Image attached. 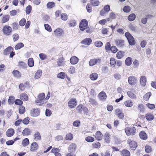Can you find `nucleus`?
<instances>
[{
  "label": "nucleus",
  "instance_id": "nucleus-1",
  "mask_svg": "<svg viewBox=\"0 0 156 156\" xmlns=\"http://www.w3.org/2000/svg\"><path fill=\"white\" fill-rule=\"evenodd\" d=\"M136 128L133 126H128L125 129V131L127 136H133L136 133Z\"/></svg>",
  "mask_w": 156,
  "mask_h": 156
},
{
  "label": "nucleus",
  "instance_id": "nucleus-2",
  "mask_svg": "<svg viewBox=\"0 0 156 156\" xmlns=\"http://www.w3.org/2000/svg\"><path fill=\"white\" fill-rule=\"evenodd\" d=\"M125 35L127 39L129 45L132 46L135 44V41L133 36L130 33L128 32H126Z\"/></svg>",
  "mask_w": 156,
  "mask_h": 156
},
{
  "label": "nucleus",
  "instance_id": "nucleus-3",
  "mask_svg": "<svg viewBox=\"0 0 156 156\" xmlns=\"http://www.w3.org/2000/svg\"><path fill=\"white\" fill-rule=\"evenodd\" d=\"M3 34L6 36L10 35L12 32V28L9 26L5 25L3 26L2 28Z\"/></svg>",
  "mask_w": 156,
  "mask_h": 156
},
{
  "label": "nucleus",
  "instance_id": "nucleus-4",
  "mask_svg": "<svg viewBox=\"0 0 156 156\" xmlns=\"http://www.w3.org/2000/svg\"><path fill=\"white\" fill-rule=\"evenodd\" d=\"M88 25V22L86 19L82 20L79 24V28L81 31H83L87 28Z\"/></svg>",
  "mask_w": 156,
  "mask_h": 156
},
{
  "label": "nucleus",
  "instance_id": "nucleus-5",
  "mask_svg": "<svg viewBox=\"0 0 156 156\" xmlns=\"http://www.w3.org/2000/svg\"><path fill=\"white\" fill-rule=\"evenodd\" d=\"M127 143L129 144L130 148L133 150H135L137 146V143L131 139H128L127 140Z\"/></svg>",
  "mask_w": 156,
  "mask_h": 156
},
{
  "label": "nucleus",
  "instance_id": "nucleus-6",
  "mask_svg": "<svg viewBox=\"0 0 156 156\" xmlns=\"http://www.w3.org/2000/svg\"><path fill=\"white\" fill-rule=\"evenodd\" d=\"M110 10V6L109 5H105L103 9L100 12V14L101 16H105Z\"/></svg>",
  "mask_w": 156,
  "mask_h": 156
},
{
  "label": "nucleus",
  "instance_id": "nucleus-7",
  "mask_svg": "<svg viewBox=\"0 0 156 156\" xmlns=\"http://www.w3.org/2000/svg\"><path fill=\"white\" fill-rule=\"evenodd\" d=\"M77 101L75 98L70 99L68 102V106L70 108H75L77 105Z\"/></svg>",
  "mask_w": 156,
  "mask_h": 156
},
{
  "label": "nucleus",
  "instance_id": "nucleus-8",
  "mask_svg": "<svg viewBox=\"0 0 156 156\" xmlns=\"http://www.w3.org/2000/svg\"><path fill=\"white\" fill-rule=\"evenodd\" d=\"M54 34L55 36L59 37L62 36L64 34V31L62 29L58 28L54 30Z\"/></svg>",
  "mask_w": 156,
  "mask_h": 156
},
{
  "label": "nucleus",
  "instance_id": "nucleus-9",
  "mask_svg": "<svg viewBox=\"0 0 156 156\" xmlns=\"http://www.w3.org/2000/svg\"><path fill=\"white\" fill-rule=\"evenodd\" d=\"M115 115L119 119H122L124 118L125 115L121 110L119 108L116 109L115 110Z\"/></svg>",
  "mask_w": 156,
  "mask_h": 156
},
{
  "label": "nucleus",
  "instance_id": "nucleus-10",
  "mask_svg": "<svg viewBox=\"0 0 156 156\" xmlns=\"http://www.w3.org/2000/svg\"><path fill=\"white\" fill-rule=\"evenodd\" d=\"M115 42L118 48H123L125 46V41L124 40L117 39L115 40Z\"/></svg>",
  "mask_w": 156,
  "mask_h": 156
},
{
  "label": "nucleus",
  "instance_id": "nucleus-11",
  "mask_svg": "<svg viewBox=\"0 0 156 156\" xmlns=\"http://www.w3.org/2000/svg\"><path fill=\"white\" fill-rule=\"evenodd\" d=\"M128 81L130 85H134L136 83L137 79L135 76H132L128 77Z\"/></svg>",
  "mask_w": 156,
  "mask_h": 156
},
{
  "label": "nucleus",
  "instance_id": "nucleus-12",
  "mask_svg": "<svg viewBox=\"0 0 156 156\" xmlns=\"http://www.w3.org/2000/svg\"><path fill=\"white\" fill-rule=\"evenodd\" d=\"M103 137V135L100 131H97L94 135V138L95 139L98 141L102 140Z\"/></svg>",
  "mask_w": 156,
  "mask_h": 156
},
{
  "label": "nucleus",
  "instance_id": "nucleus-13",
  "mask_svg": "<svg viewBox=\"0 0 156 156\" xmlns=\"http://www.w3.org/2000/svg\"><path fill=\"white\" fill-rule=\"evenodd\" d=\"M39 148L38 144L36 142H34L30 145V150L32 151H34L37 150Z\"/></svg>",
  "mask_w": 156,
  "mask_h": 156
},
{
  "label": "nucleus",
  "instance_id": "nucleus-14",
  "mask_svg": "<svg viewBox=\"0 0 156 156\" xmlns=\"http://www.w3.org/2000/svg\"><path fill=\"white\" fill-rule=\"evenodd\" d=\"M101 59L100 58H92L90 60L89 62V65L90 66H93L98 63V62H101Z\"/></svg>",
  "mask_w": 156,
  "mask_h": 156
},
{
  "label": "nucleus",
  "instance_id": "nucleus-15",
  "mask_svg": "<svg viewBox=\"0 0 156 156\" xmlns=\"http://www.w3.org/2000/svg\"><path fill=\"white\" fill-rule=\"evenodd\" d=\"M104 140L106 143H109L111 141L110 134L109 133H105L104 136Z\"/></svg>",
  "mask_w": 156,
  "mask_h": 156
},
{
  "label": "nucleus",
  "instance_id": "nucleus-16",
  "mask_svg": "<svg viewBox=\"0 0 156 156\" xmlns=\"http://www.w3.org/2000/svg\"><path fill=\"white\" fill-rule=\"evenodd\" d=\"M139 135L140 138L142 140H146L148 138L147 135L144 131H141Z\"/></svg>",
  "mask_w": 156,
  "mask_h": 156
},
{
  "label": "nucleus",
  "instance_id": "nucleus-17",
  "mask_svg": "<svg viewBox=\"0 0 156 156\" xmlns=\"http://www.w3.org/2000/svg\"><path fill=\"white\" fill-rule=\"evenodd\" d=\"M92 42V40L90 38H86L81 41V44L85 45L88 46L90 45Z\"/></svg>",
  "mask_w": 156,
  "mask_h": 156
},
{
  "label": "nucleus",
  "instance_id": "nucleus-18",
  "mask_svg": "<svg viewBox=\"0 0 156 156\" xmlns=\"http://www.w3.org/2000/svg\"><path fill=\"white\" fill-rule=\"evenodd\" d=\"M76 146L75 144H71L69 147L68 151L69 153H73L74 152L76 149Z\"/></svg>",
  "mask_w": 156,
  "mask_h": 156
},
{
  "label": "nucleus",
  "instance_id": "nucleus-19",
  "mask_svg": "<svg viewBox=\"0 0 156 156\" xmlns=\"http://www.w3.org/2000/svg\"><path fill=\"white\" fill-rule=\"evenodd\" d=\"M98 97L100 100L105 101L107 98V96L106 93L102 91L98 94Z\"/></svg>",
  "mask_w": 156,
  "mask_h": 156
},
{
  "label": "nucleus",
  "instance_id": "nucleus-20",
  "mask_svg": "<svg viewBox=\"0 0 156 156\" xmlns=\"http://www.w3.org/2000/svg\"><path fill=\"white\" fill-rule=\"evenodd\" d=\"M146 119L148 121H151L154 119L153 115L151 113H147L145 115Z\"/></svg>",
  "mask_w": 156,
  "mask_h": 156
},
{
  "label": "nucleus",
  "instance_id": "nucleus-21",
  "mask_svg": "<svg viewBox=\"0 0 156 156\" xmlns=\"http://www.w3.org/2000/svg\"><path fill=\"white\" fill-rule=\"evenodd\" d=\"M12 74L15 78H19L21 77V73L18 70H14L12 72Z\"/></svg>",
  "mask_w": 156,
  "mask_h": 156
},
{
  "label": "nucleus",
  "instance_id": "nucleus-22",
  "mask_svg": "<svg viewBox=\"0 0 156 156\" xmlns=\"http://www.w3.org/2000/svg\"><path fill=\"white\" fill-rule=\"evenodd\" d=\"M14 133V130L12 128L8 129L6 132V135L7 136L9 137H10L12 136Z\"/></svg>",
  "mask_w": 156,
  "mask_h": 156
},
{
  "label": "nucleus",
  "instance_id": "nucleus-23",
  "mask_svg": "<svg viewBox=\"0 0 156 156\" xmlns=\"http://www.w3.org/2000/svg\"><path fill=\"white\" fill-rule=\"evenodd\" d=\"M79 61V58L76 56H74L72 57L70 60V63L72 65H75Z\"/></svg>",
  "mask_w": 156,
  "mask_h": 156
},
{
  "label": "nucleus",
  "instance_id": "nucleus-24",
  "mask_svg": "<svg viewBox=\"0 0 156 156\" xmlns=\"http://www.w3.org/2000/svg\"><path fill=\"white\" fill-rule=\"evenodd\" d=\"M28 85L29 83L28 82H26L23 83H22L19 84V88L20 90L23 91L25 90L26 86Z\"/></svg>",
  "mask_w": 156,
  "mask_h": 156
},
{
  "label": "nucleus",
  "instance_id": "nucleus-25",
  "mask_svg": "<svg viewBox=\"0 0 156 156\" xmlns=\"http://www.w3.org/2000/svg\"><path fill=\"white\" fill-rule=\"evenodd\" d=\"M20 98L23 101H27L28 100L29 98L27 94L23 93L20 94Z\"/></svg>",
  "mask_w": 156,
  "mask_h": 156
},
{
  "label": "nucleus",
  "instance_id": "nucleus-26",
  "mask_svg": "<svg viewBox=\"0 0 156 156\" xmlns=\"http://www.w3.org/2000/svg\"><path fill=\"white\" fill-rule=\"evenodd\" d=\"M34 139L36 141L41 140V136L40 133L38 131L36 132L34 135Z\"/></svg>",
  "mask_w": 156,
  "mask_h": 156
},
{
  "label": "nucleus",
  "instance_id": "nucleus-27",
  "mask_svg": "<svg viewBox=\"0 0 156 156\" xmlns=\"http://www.w3.org/2000/svg\"><path fill=\"white\" fill-rule=\"evenodd\" d=\"M10 16L9 15H5L3 16L1 20V22L2 23H5L9 21Z\"/></svg>",
  "mask_w": 156,
  "mask_h": 156
},
{
  "label": "nucleus",
  "instance_id": "nucleus-28",
  "mask_svg": "<svg viewBox=\"0 0 156 156\" xmlns=\"http://www.w3.org/2000/svg\"><path fill=\"white\" fill-rule=\"evenodd\" d=\"M40 110L37 109H34L31 112V116L36 117L39 115L40 114Z\"/></svg>",
  "mask_w": 156,
  "mask_h": 156
},
{
  "label": "nucleus",
  "instance_id": "nucleus-29",
  "mask_svg": "<svg viewBox=\"0 0 156 156\" xmlns=\"http://www.w3.org/2000/svg\"><path fill=\"white\" fill-rule=\"evenodd\" d=\"M12 51H14L13 48L12 47L9 46L4 50L3 53L4 55H9Z\"/></svg>",
  "mask_w": 156,
  "mask_h": 156
},
{
  "label": "nucleus",
  "instance_id": "nucleus-30",
  "mask_svg": "<svg viewBox=\"0 0 156 156\" xmlns=\"http://www.w3.org/2000/svg\"><path fill=\"white\" fill-rule=\"evenodd\" d=\"M22 134L24 136H27L30 135L31 132L30 129L28 128H25L22 132Z\"/></svg>",
  "mask_w": 156,
  "mask_h": 156
},
{
  "label": "nucleus",
  "instance_id": "nucleus-31",
  "mask_svg": "<svg viewBox=\"0 0 156 156\" xmlns=\"http://www.w3.org/2000/svg\"><path fill=\"white\" fill-rule=\"evenodd\" d=\"M125 55V52L122 51H120L117 53L116 54V58L119 59H120L123 58Z\"/></svg>",
  "mask_w": 156,
  "mask_h": 156
},
{
  "label": "nucleus",
  "instance_id": "nucleus-32",
  "mask_svg": "<svg viewBox=\"0 0 156 156\" xmlns=\"http://www.w3.org/2000/svg\"><path fill=\"white\" fill-rule=\"evenodd\" d=\"M147 81L146 78L145 76H142L140 80V83L142 86H144Z\"/></svg>",
  "mask_w": 156,
  "mask_h": 156
},
{
  "label": "nucleus",
  "instance_id": "nucleus-33",
  "mask_svg": "<svg viewBox=\"0 0 156 156\" xmlns=\"http://www.w3.org/2000/svg\"><path fill=\"white\" fill-rule=\"evenodd\" d=\"M59 151V149L57 148H53L51 150L52 153H55V156H62L61 154L58 152Z\"/></svg>",
  "mask_w": 156,
  "mask_h": 156
},
{
  "label": "nucleus",
  "instance_id": "nucleus-34",
  "mask_svg": "<svg viewBox=\"0 0 156 156\" xmlns=\"http://www.w3.org/2000/svg\"><path fill=\"white\" fill-rule=\"evenodd\" d=\"M125 105L128 107H130L133 105V102L130 100H129L125 101L124 102Z\"/></svg>",
  "mask_w": 156,
  "mask_h": 156
},
{
  "label": "nucleus",
  "instance_id": "nucleus-35",
  "mask_svg": "<svg viewBox=\"0 0 156 156\" xmlns=\"http://www.w3.org/2000/svg\"><path fill=\"white\" fill-rule=\"evenodd\" d=\"M98 77V75L97 73H93L90 76V78L91 80L94 81L96 80Z\"/></svg>",
  "mask_w": 156,
  "mask_h": 156
},
{
  "label": "nucleus",
  "instance_id": "nucleus-36",
  "mask_svg": "<svg viewBox=\"0 0 156 156\" xmlns=\"http://www.w3.org/2000/svg\"><path fill=\"white\" fill-rule=\"evenodd\" d=\"M42 75V71L41 70H38L35 73L34 75V78L35 79H38L40 78Z\"/></svg>",
  "mask_w": 156,
  "mask_h": 156
},
{
  "label": "nucleus",
  "instance_id": "nucleus-37",
  "mask_svg": "<svg viewBox=\"0 0 156 156\" xmlns=\"http://www.w3.org/2000/svg\"><path fill=\"white\" fill-rule=\"evenodd\" d=\"M132 58L130 57H128L126 58L125 63L126 65L127 66H130L132 62Z\"/></svg>",
  "mask_w": 156,
  "mask_h": 156
},
{
  "label": "nucleus",
  "instance_id": "nucleus-38",
  "mask_svg": "<svg viewBox=\"0 0 156 156\" xmlns=\"http://www.w3.org/2000/svg\"><path fill=\"white\" fill-rule=\"evenodd\" d=\"M64 59L63 57L59 58L57 62V64L58 66H60L62 65L64 62Z\"/></svg>",
  "mask_w": 156,
  "mask_h": 156
},
{
  "label": "nucleus",
  "instance_id": "nucleus-39",
  "mask_svg": "<svg viewBox=\"0 0 156 156\" xmlns=\"http://www.w3.org/2000/svg\"><path fill=\"white\" fill-rule=\"evenodd\" d=\"M122 156H130V152L127 150H123L122 151Z\"/></svg>",
  "mask_w": 156,
  "mask_h": 156
},
{
  "label": "nucleus",
  "instance_id": "nucleus-40",
  "mask_svg": "<svg viewBox=\"0 0 156 156\" xmlns=\"http://www.w3.org/2000/svg\"><path fill=\"white\" fill-rule=\"evenodd\" d=\"M28 65L30 67H32L34 65V61L33 59L30 58H29L28 61Z\"/></svg>",
  "mask_w": 156,
  "mask_h": 156
},
{
  "label": "nucleus",
  "instance_id": "nucleus-41",
  "mask_svg": "<svg viewBox=\"0 0 156 156\" xmlns=\"http://www.w3.org/2000/svg\"><path fill=\"white\" fill-rule=\"evenodd\" d=\"M91 4L94 6H98L100 3L98 0H91Z\"/></svg>",
  "mask_w": 156,
  "mask_h": 156
},
{
  "label": "nucleus",
  "instance_id": "nucleus-42",
  "mask_svg": "<svg viewBox=\"0 0 156 156\" xmlns=\"http://www.w3.org/2000/svg\"><path fill=\"white\" fill-rule=\"evenodd\" d=\"M24 46V44L21 42L15 45L14 48L16 50L20 49L23 47Z\"/></svg>",
  "mask_w": 156,
  "mask_h": 156
},
{
  "label": "nucleus",
  "instance_id": "nucleus-43",
  "mask_svg": "<svg viewBox=\"0 0 156 156\" xmlns=\"http://www.w3.org/2000/svg\"><path fill=\"white\" fill-rule=\"evenodd\" d=\"M151 92H148L144 95L143 97V99L144 100L147 101L149 100L150 97L151 96Z\"/></svg>",
  "mask_w": 156,
  "mask_h": 156
},
{
  "label": "nucleus",
  "instance_id": "nucleus-44",
  "mask_svg": "<svg viewBox=\"0 0 156 156\" xmlns=\"http://www.w3.org/2000/svg\"><path fill=\"white\" fill-rule=\"evenodd\" d=\"M30 143L29 140L27 138L24 139L22 141V144L23 146H27Z\"/></svg>",
  "mask_w": 156,
  "mask_h": 156
},
{
  "label": "nucleus",
  "instance_id": "nucleus-45",
  "mask_svg": "<svg viewBox=\"0 0 156 156\" xmlns=\"http://www.w3.org/2000/svg\"><path fill=\"white\" fill-rule=\"evenodd\" d=\"M55 5V4L54 2H49L47 4V7L48 8L51 9L54 7Z\"/></svg>",
  "mask_w": 156,
  "mask_h": 156
},
{
  "label": "nucleus",
  "instance_id": "nucleus-46",
  "mask_svg": "<svg viewBox=\"0 0 156 156\" xmlns=\"http://www.w3.org/2000/svg\"><path fill=\"white\" fill-rule=\"evenodd\" d=\"M110 65L113 67L115 66L116 64V62L115 59L111 57L110 59Z\"/></svg>",
  "mask_w": 156,
  "mask_h": 156
},
{
  "label": "nucleus",
  "instance_id": "nucleus-47",
  "mask_svg": "<svg viewBox=\"0 0 156 156\" xmlns=\"http://www.w3.org/2000/svg\"><path fill=\"white\" fill-rule=\"evenodd\" d=\"M15 98L13 96H10L9 97V98L8 99V103L10 104H12L15 102Z\"/></svg>",
  "mask_w": 156,
  "mask_h": 156
},
{
  "label": "nucleus",
  "instance_id": "nucleus-48",
  "mask_svg": "<svg viewBox=\"0 0 156 156\" xmlns=\"http://www.w3.org/2000/svg\"><path fill=\"white\" fill-rule=\"evenodd\" d=\"M19 111L20 114H23L25 112V107L23 105L20 106L19 107Z\"/></svg>",
  "mask_w": 156,
  "mask_h": 156
},
{
  "label": "nucleus",
  "instance_id": "nucleus-49",
  "mask_svg": "<svg viewBox=\"0 0 156 156\" xmlns=\"http://www.w3.org/2000/svg\"><path fill=\"white\" fill-rule=\"evenodd\" d=\"M145 152L147 153L151 152L152 151L151 147L150 146L147 145L145 146Z\"/></svg>",
  "mask_w": 156,
  "mask_h": 156
},
{
  "label": "nucleus",
  "instance_id": "nucleus-50",
  "mask_svg": "<svg viewBox=\"0 0 156 156\" xmlns=\"http://www.w3.org/2000/svg\"><path fill=\"white\" fill-rule=\"evenodd\" d=\"M128 95L130 98L132 99H135L136 98V96L131 91H129L127 92Z\"/></svg>",
  "mask_w": 156,
  "mask_h": 156
},
{
  "label": "nucleus",
  "instance_id": "nucleus-51",
  "mask_svg": "<svg viewBox=\"0 0 156 156\" xmlns=\"http://www.w3.org/2000/svg\"><path fill=\"white\" fill-rule=\"evenodd\" d=\"M73 138V134L71 133L67 134L65 137L66 140H72Z\"/></svg>",
  "mask_w": 156,
  "mask_h": 156
},
{
  "label": "nucleus",
  "instance_id": "nucleus-52",
  "mask_svg": "<svg viewBox=\"0 0 156 156\" xmlns=\"http://www.w3.org/2000/svg\"><path fill=\"white\" fill-rule=\"evenodd\" d=\"M92 146L94 148H99L101 147V144L98 142H96L92 144Z\"/></svg>",
  "mask_w": 156,
  "mask_h": 156
},
{
  "label": "nucleus",
  "instance_id": "nucleus-53",
  "mask_svg": "<svg viewBox=\"0 0 156 156\" xmlns=\"http://www.w3.org/2000/svg\"><path fill=\"white\" fill-rule=\"evenodd\" d=\"M135 15L134 13H132L128 16V19L129 21H132L134 20L135 19Z\"/></svg>",
  "mask_w": 156,
  "mask_h": 156
},
{
  "label": "nucleus",
  "instance_id": "nucleus-54",
  "mask_svg": "<svg viewBox=\"0 0 156 156\" xmlns=\"http://www.w3.org/2000/svg\"><path fill=\"white\" fill-rule=\"evenodd\" d=\"M76 69L73 66H71L68 69V72L70 74H73L75 73Z\"/></svg>",
  "mask_w": 156,
  "mask_h": 156
},
{
  "label": "nucleus",
  "instance_id": "nucleus-55",
  "mask_svg": "<svg viewBox=\"0 0 156 156\" xmlns=\"http://www.w3.org/2000/svg\"><path fill=\"white\" fill-rule=\"evenodd\" d=\"M66 76L65 73L63 72H61L59 73L57 75V77L61 79H64Z\"/></svg>",
  "mask_w": 156,
  "mask_h": 156
},
{
  "label": "nucleus",
  "instance_id": "nucleus-56",
  "mask_svg": "<svg viewBox=\"0 0 156 156\" xmlns=\"http://www.w3.org/2000/svg\"><path fill=\"white\" fill-rule=\"evenodd\" d=\"M76 21L75 20H71L69 22L68 25L70 27H74L76 25Z\"/></svg>",
  "mask_w": 156,
  "mask_h": 156
},
{
  "label": "nucleus",
  "instance_id": "nucleus-57",
  "mask_svg": "<svg viewBox=\"0 0 156 156\" xmlns=\"http://www.w3.org/2000/svg\"><path fill=\"white\" fill-rule=\"evenodd\" d=\"M85 140L88 142H92L94 141V139L92 136H88L86 137Z\"/></svg>",
  "mask_w": 156,
  "mask_h": 156
},
{
  "label": "nucleus",
  "instance_id": "nucleus-58",
  "mask_svg": "<svg viewBox=\"0 0 156 156\" xmlns=\"http://www.w3.org/2000/svg\"><path fill=\"white\" fill-rule=\"evenodd\" d=\"M15 104L19 105L21 106L23 104V101L20 99H17L15 101Z\"/></svg>",
  "mask_w": 156,
  "mask_h": 156
},
{
  "label": "nucleus",
  "instance_id": "nucleus-59",
  "mask_svg": "<svg viewBox=\"0 0 156 156\" xmlns=\"http://www.w3.org/2000/svg\"><path fill=\"white\" fill-rule=\"evenodd\" d=\"M32 9V8L30 5H28L26 8V12L27 14L29 15Z\"/></svg>",
  "mask_w": 156,
  "mask_h": 156
},
{
  "label": "nucleus",
  "instance_id": "nucleus-60",
  "mask_svg": "<svg viewBox=\"0 0 156 156\" xmlns=\"http://www.w3.org/2000/svg\"><path fill=\"white\" fill-rule=\"evenodd\" d=\"M26 23V20L25 18H22L19 22V25L23 27L24 26Z\"/></svg>",
  "mask_w": 156,
  "mask_h": 156
},
{
  "label": "nucleus",
  "instance_id": "nucleus-61",
  "mask_svg": "<svg viewBox=\"0 0 156 156\" xmlns=\"http://www.w3.org/2000/svg\"><path fill=\"white\" fill-rule=\"evenodd\" d=\"M30 120V119L29 117H26L22 120V122L24 124L27 125L29 123Z\"/></svg>",
  "mask_w": 156,
  "mask_h": 156
},
{
  "label": "nucleus",
  "instance_id": "nucleus-62",
  "mask_svg": "<svg viewBox=\"0 0 156 156\" xmlns=\"http://www.w3.org/2000/svg\"><path fill=\"white\" fill-rule=\"evenodd\" d=\"M83 106L82 105L80 104L77 107L76 109L78 112L81 113L83 110Z\"/></svg>",
  "mask_w": 156,
  "mask_h": 156
},
{
  "label": "nucleus",
  "instance_id": "nucleus-63",
  "mask_svg": "<svg viewBox=\"0 0 156 156\" xmlns=\"http://www.w3.org/2000/svg\"><path fill=\"white\" fill-rule=\"evenodd\" d=\"M89 102L90 103L92 104V105H97V103L95 100L91 98H90L89 99Z\"/></svg>",
  "mask_w": 156,
  "mask_h": 156
},
{
  "label": "nucleus",
  "instance_id": "nucleus-64",
  "mask_svg": "<svg viewBox=\"0 0 156 156\" xmlns=\"http://www.w3.org/2000/svg\"><path fill=\"white\" fill-rule=\"evenodd\" d=\"M61 19L64 21H66L68 19V15L66 13H62L61 15Z\"/></svg>",
  "mask_w": 156,
  "mask_h": 156
}]
</instances>
